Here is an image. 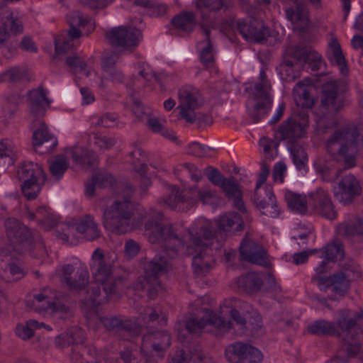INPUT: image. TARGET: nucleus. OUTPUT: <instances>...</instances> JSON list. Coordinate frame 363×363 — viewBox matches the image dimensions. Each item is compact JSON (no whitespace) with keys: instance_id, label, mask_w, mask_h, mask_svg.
I'll return each instance as SVG.
<instances>
[{"instance_id":"nucleus-3","label":"nucleus","mask_w":363,"mask_h":363,"mask_svg":"<svg viewBox=\"0 0 363 363\" xmlns=\"http://www.w3.org/2000/svg\"><path fill=\"white\" fill-rule=\"evenodd\" d=\"M217 199L216 191L208 189L201 190L197 186L180 190L171 186V193L160 200L161 206L176 211L186 212L191 209L199 200L203 204L213 203Z\"/></svg>"},{"instance_id":"nucleus-10","label":"nucleus","mask_w":363,"mask_h":363,"mask_svg":"<svg viewBox=\"0 0 363 363\" xmlns=\"http://www.w3.org/2000/svg\"><path fill=\"white\" fill-rule=\"evenodd\" d=\"M179 114L187 123H192L195 118V111L203 104L200 91L194 87L186 86L179 90Z\"/></svg>"},{"instance_id":"nucleus-11","label":"nucleus","mask_w":363,"mask_h":363,"mask_svg":"<svg viewBox=\"0 0 363 363\" xmlns=\"http://www.w3.org/2000/svg\"><path fill=\"white\" fill-rule=\"evenodd\" d=\"M271 90V84H255L252 94L255 102L252 107L249 108V114L255 123L258 122L271 109L272 104Z\"/></svg>"},{"instance_id":"nucleus-52","label":"nucleus","mask_w":363,"mask_h":363,"mask_svg":"<svg viewBox=\"0 0 363 363\" xmlns=\"http://www.w3.org/2000/svg\"><path fill=\"white\" fill-rule=\"evenodd\" d=\"M2 81L8 82H18L25 77V72L19 67H12L1 74Z\"/></svg>"},{"instance_id":"nucleus-1","label":"nucleus","mask_w":363,"mask_h":363,"mask_svg":"<svg viewBox=\"0 0 363 363\" xmlns=\"http://www.w3.org/2000/svg\"><path fill=\"white\" fill-rule=\"evenodd\" d=\"M308 331L317 335H336L342 339L341 352H346L347 356H354L360 349V328L357 326V321L351 318V311L343 308L338 311L336 322L318 320L308 326ZM340 357V354H338Z\"/></svg>"},{"instance_id":"nucleus-8","label":"nucleus","mask_w":363,"mask_h":363,"mask_svg":"<svg viewBox=\"0 0 363 363\" xmlns=\"http://www.w3.org/2000/svg\"><path fill=\"white\" fill-rule=\"evenodd\" d=\"M4 227L8 240L18 251L22 250L23 247L30 246L40 238L37 231L30 230L13 218L6 219Z\"/></svg>"},{"instance_id":"nucleus-56","label":"nucleus","mask_w":363,"mask_h":363,"mask_svg":"<svg viewBox=\"0 0 363 363\" xmlns=\"http://www.w3.org/2000/svg\"><path fill=\"white\" fill-rule=\"evenodd\" d=\"M206 174L208 180L213 184L219 186L220 188H221L228 179L224 177L220 171L212 167H209L206 169Z\"/></svg>"},{"instance_id":"nucleus-40","label":"nucleus","mask_w":363,"mask_h":363,"mask_svg":"<svg viewBox=\"0 0 363 363\" xmlns=\"http://www.w3.org/2000/svg\"><path fill=\"white\" fill-rule=\"evenodd\" d=\"M338 233L348 239L354 236H363V218L357 219L354 223H343L337 228Z\"/></svg>"},{"instance_id":"nucleus-37","label":"nucleus","mask_w":363,"mask_h":363,"mask_svg":"<svg viewBox=\"0 0 363 363\" xmlns=\"http://www.w3.org/2000/svg\"><path fill=\"white\" fill-rule=\"evenodd\" d=\"M48 293V289H43L40 294L34 295L33 300L26 301L27 306H30L38 313L52 310L54 300Z\"/></svg>"},{"instance_id":"nucleus-44","label":"nucleus","mask_w":363,"mask_h":363,"mask_svg":"<svg viewBox=\"0 0 363 363\" xmlns=\"http://www.w3.org/2000/svg\"><path fill=\"white\" fill-rule=\"evenodd\" d=\"M50 141H52L51 146L57 145V140L48 132L47 125L45 123H40V127L33 132V145L34 147L40 146Z\"/></svg>"},{"instance_id":"nucleus-4","label":"nucleus","mask_w":363,"mask_h":363,"mask_svg":"<svg viewBox=\"0 0 363 363\" xmlns=\"http://www.w3.org/2000/svg\"><path fill=\"white\" fill-rule=\"evenodd\" d=\"M150 218L146 221L145 228L150 231V242H161L166 253L173 258L177 251L184 245V241L175 231L172 225H164L160 223L163 214L155 210H152Z\"/></svg>"},{"instance_id":"nucleus-50","label":"nucleus","mask_w":363,"mask_h":363,"mask_svg":"<svg viewBox=\"0 0 363 363\" xmlns=\"http://www.w3.org/2000/svg\"><path fill=\"white\" fill-rule=\"evenodd\" d=\"M192 267L194 272L197 274H202L207 272L210 269V264L206 260L205 254L201 250L192 259Z\"/></svg>"},{"instance_id":"nucleus-35","label":"nucleus","mask_w":363,"mask_h":363,"mask_svg":"<svg viewBox=\"0 0 363 363\" xmlns=\"http://www.w3.org/2000/svg\"><path fill=\"white\" fill-rule=\"evenodd\" d=\"M330 50L327 53V57L332 64L339 67L342 74L347 72V67L345 56L337 39L333 40L330 44Z\"/></svg>"},{"instance_id":"nucleus-15","label":"nucleus","mask_w":363,"mask_h":363,"mask_svg":"<svg viewBox=\"0 0 363 363\" xmlns=\"http://www.w3.org/2000/svg\"><path fill=\"white\" fill-rule=\"evenodd\" d=\"M241 259L262 267H267L269 259L264 248L255 240L249 238L248 233L245 234L240 247Z\"/></svg>"},{"instance_id":"nucleus-62","label":"nucleus","mask_w":363,"mask_h":363,"mask_svg":"<svg viewBox=\"0 0 363 363\" xmlns=\"http://www.w3.org/2000/svg\"><path fill=\"white\" fill-rule=\"evenodd\" d=\"M118 116L114 113H106L98 118L96 125L111 128L115 125Z\"/></svg>"},{"instance_id":"nucleus-41","label":"nucleus","mask_w":363,"mask_h":363,"mask_svg":"<svg viewBox=\"0 0 363 363\" xmlns=\"http://www.w3.org/2000/svg\"><path fill=\"white\" fill-rule=\"evenodd\" d=\"M68 23L70 28L67 30V35L72 40L82 36V31L79 29V27L84 26L86 24V20L81 15L79 11H74L69 16Z\"/></svg>"},{"instance_id":"nucleus-29","label":"nucleus","mask_w":363,"mask_h":363,"mask_svg":"<svg viewBox=\"0 0 363 363\" xmlns=\"http://www.w3.org/2000/svg\"><path fill=\"white\" fill-rule=\"evenodd\" d=\"M264 284V274L256 272H249L241 276L238 279L239 289L249 294L259 291Z\"/></svg>"},{"instance_id":"nucleus-24","label":"nucleus","mask_w":363,"mask_h":363,"mask_svg":"<svg viewBox=\"0 0 363 363\" xmlns=\"http://www.w3.org/2000/svg\"><path fill=\"white\" fill-rule=\"evenodd\" d=\"M317 252L320 254V257L324 256V259L315 269L318 274L326 272L325 266L327 262L341 259L345 256L344 245L342 242L338 240H335L331 244H328L324 249L318 250Z\"/></svg>"},{"instance_id":"nucleus-49","label":"nucleus","mask_w":363,"mask_h":363,"mask_svg":"<svg viewBox=\"0 0 363 363\" xmlns=\"http://www.w3.org/2000/svg\"><path fill=\"white\" fill-rule=\"evenodd\" d=\"M147 125L149 129L155 133H160L162 135L171 140H175L177 139L174 133L167 129L157 118L149 117L147 121Z\"/></svg>"},{"instance_id":"nucleus-43","label":"nucleus","mask_w":363,"mask_h":363,"mask_svg":"<svg viewBox=\"0 0 363 363\" xmlns=\"http://www.w3.org/2000/svg\"><path fill=\"white\" fill-rule=\"evenodd\" d=\"M74 162L82 166L91 167L95 160V153L93 151L82 147H76L71 151Z\"/></svg>"},{"instance_id":"nucleus-33","label":"nucleus","mask_w":363,"mask_h":363,"mask_svg":"<svg viewBox=\"0 0 363 363\" xmlns=\"http://www.w3.org/2000/svg\"><path fill=\"white\" fill-rule=\"evenodd\" d=\"M231 4L228 0H196V7L200 11L203 21H206L209 16L204 11L205 9L209 11L216 12L223 9L226 11L230 9Z\"/></svg>"},{"instance_id":"nucleus-21","label":"nucleus","mask_w":363,"mask_h":363,"mask_svg":"<svg viewBox=\"0 0 363 363\" xmlns=\"http://www.w3.org/2000/svg\"><path fill=\"white\" fill-rule=\"evenodd\" d=\"M93 264L91 269L96 282L103 283L111 274V264L110 257L104 255L102 250L96 248L92 255Z\"/></svg>"},{"instance_id":"nucleus-39","label":"nucleus","mask_w":363,"mask_h":363,"mask_svg":"<svg viewBox=\"0 0 363 363\" xmlns=\"http://www.w3.org/2000/svg\"><path fill=\"white\" fill-rule=\"evenodd\" d=\"M249 346L240 342L230 345L225 350L228 360L232 363H242Z\"/></svg>"},{"instance_id":"nucleus-12","label":"nucleus","mask_w":363,"mask_h":363,"mask_svg":"<svg viewBox=\"0 0 363 363\" xmlns=\"http://www.w3.org/2000/svg\"><path fill=\"white\" fill-rule=\"evenodd\" d=\"M100 320L106 330L124 340L137 337L140 333V326L130 319L110 316L101 318Z\"/></svg>"},{"instance_id":"nucleus-36","label":"nucleus","mask_w":363,"mask_h":363,"mask_svg":"<svg viewBox=\"0 0 363 363\" xmlns=\"http://www.w3.org/2000/svg\"><path fill=\"white\" fill-rule=\"evenodd\" d=\"M171 23L178 30L192 32L196 25V15L192 12H182L174 16Z\"/></svg>"},{"instance_id":"nucleus-14","label":"nucleus","mask_w":363,"mask_h":363,"mask_svg":"<svg viewBox=\"0 0 363 363\" xmlns=\"http://www.w3.org/2000/svg\"><path fill=\"white\" fill-rule=\"evenodd\" d=\"M236 28L244 38L254 43H263L270 35L269 30L263 21L256 18L239 19Z\"/></svg>"},{"instance_id":"nucleus-26","label":"nucleus","mask_w":363,"mask_h":363,"mask_svg":"<svg viewBox=\"0 0 363 363\" xmlns=\"http://www.w3.org/2000/svg\"><path fill=\"white\" fill-rule=\"evenodd\" d=\"M28 101L30 113L34 118L43 116L50 104L45 90L41 88L30 91L28 93Z\"/></svg>"},{"instance_id":"nucleus-48","label":"nucleus","mask_w":363,"mask_h":363,"mask_svg":"<svg viewBox=\"0 0 363 363\" xmlns=\"http://www.w3.org/2000/svg\"><path fill=\"white\" fill-rule=\"evenodd\" d=\"M88 138L89 141L93 143L100 150H110L116 144L114 138L108 137L99 133H90Z\"/></svg>"},{"instance_id":"nucleus-13","label":"nucleus","mask_w":363,"mask_h":363,"mask_svg":"<svg viewBox=\"0 0 363 363\" xmlns=\"http://www.w3.org/2000/svg\"><path fill=\"white\" fill-rule=\"evenodd\" d=\"M214 326L220 332L224 333L231 328V322L225 320L213 311L206 309L205 317L198 319L196 318H189L185 324V328L191 334H198L207 325Z\"/></svg>"},{"instance_id":"nucleus-27","label":"nucleus","mask_w":363,"mask_h":363,"mask_svg":"<svg viewBox=\"0 0 363 363\" xmlns=\"http://www.w3.org/2000/svg\"><path fill=\"white\" fill-rule=\"evenodd\" d=\"M216 223L220 232H238L244 228V221L241 216L236 212H228L220 216L216 220Z\"/></svg>"},{"instance_id":"nucleus-16","label":"nucleus","mask_w":363,"mask_h":363,"mask_svg":"<svg viewBox=\"0 0 363 363\" xmlns=\"http://www.w3.org/2000/svg\"><path fill=\"white\" fill-rule=\"evenodd\" d=\"M308 206L318 215L328 220L337 217V211L329 194L322 188L311 192L308 195Z\"/></svg>"},{"instance_id":"nucleus-51","label":"nucleus","mask_w":363,"mask_h":363,"mask_svg":"<svg viewBox=\"0 0 363 363\" xmlns=\"http://www.w3.org/2000/svg\"><path fill=\"white\" fill-rule=\"evenodd\" d=\"M67 336V344L82 345L85 338V332L80 328H72L65 333Z\"/></svg>"},{"instance_id":"nucleus-2","label":"nucleus","mask_w":363,"mask_h":363,"mask_svg":"<svg viewBox=\"0 0 363 363\" xmlns=\"http://www.w3.org/2000/svg\"><path fill=\"white\" fill-rule=\"evenodd\" d=\"M327 152L335 161L342 163L345 168L357 165V158L363 149V127L353 124L345 125L335 130L328 138Z\"/></svg>"},{"instance_id":"nucleus-59","label":"nucleus","mask_w":363,"mask_h":363,"mask_svg":"<svg viewBox=\"0 0 363 363\" xmlns=\"http://www.w3.org/2000/svg\"><path fill=\"white\" fill-rule=\"evenodd\" d=\"M263 356L257 348L250 345L242 363H261Z\"/></svg>"},{"instance_id":"nucleus-58","label":"nucleus","mask_w":363,"mask_h":363,"mask_svg":"<svg viewBox=\"0 0 363 363\" xmlns=\"http://www.w3.org/2000/svg\"><path fill=\"white\" fill-rule=\"evenodd\" d=\"M226 307L229 308L230 310L235 309L237 311L244 313L245 311L249 312L251 306L244 301H242L237 298H231L228 301H225Z\"/></svg>"},{"instance_id":"nucleus-5","label":"nucleus","mask_w":363,"mask_h":363,"mask_svg":"<svg viewBox=\"0 0 363 363\" xmlns=\"http://www.w3.org/2000/svg\"><path fill=\"white\" fill-rule=\"evenodd\" d=\"M133 215L134 206L129 199L117 200L104 210L102 224L107 230L113 233L125 234L133 228Z\"/></svg>"},{"instance_id":"nucleus-46","label":"nucleus","mask_w":363,"mask_h":363,"mask_svg":"<svg viewBox=\"0 0 363 363\" xmlns=\"http://www.w3.org/2000/svg\"><path fill=\"white\" fill-rule=\"evenodd\" d=\"M69 163L64 155H57L55 159L50 162L49 169L52 177L57 180L60 179L66 170L68 169Z\"/></svg>"},{"instance_id":"nucleus-63","label":"nucleus","mask_w":363,"mask_h":363,"mask_svg":"<svg viewBox=\"0 0 363 363\" xmlns=\"http://www.w3.org/2000/svg\"><path fill=\"white\" fill-rule=\"evenodd\" d=\"M89 296V300L94 305H100L104 302V298H100L101 286L96 284L91 286L87 291Z\"/></svg>"},{"instance_id":"nucleus-53","label":"nucleus","mask_w":363,"mask_h":363,"mask_svg":"<svg viewBox=\"0 0 363 363\" xmlns=\"http://www.w3.org/2000/svg\"><path fill=\"white\" fill-rule=\"evenodd\" d=\"M73 46L70 40H67L66 37L61 35L55 38V50L57 55L65 54Z\"/></svg>"},{"instance_id":"nucleus-54","label":"nucleus","mask_w":363,"mask_h":363,"mask_svg":"<svg viewBox=\"0 0 363 363\" xmlns=\"http://www.w3.org/2000/svg\"><path fill=\"white\" fill-rule=\"evenodd\" d=\"M99 188L112 186L115 183L113 177L106 172H99L93 176Z\"/></svg>"},{"instance_id":"nucleus-17","label":"nucleus","mask_w":363,"mask_h":363,"mask_svg":"<svg viewBox=\"0 0 363 363\" xmlns=\"http://www.w3.org/2000/svg\"><path fill=\"white\" fill-rule=\"evenodd\" d=\"M252 200L263 215L277 218L280 213L279 208L271 188L261 189L256 186Z\"/></svg>"},{"instance_id":"nucleus-47","label":"nucleus","mask_w":363,"mask_h":363,"mask_svg":"<svg viewBox=\"0 0 363 363\" xmlns=\"http://www.w3.org/2000/svg\"><path fill=\"white\" fill-rule=\"evenodd\" d=\"M16 150L13 144L9 140L0 141V160L4 163L13 164L16 160Z\"/></svg>"},{"instance_id":"nucleus-7","label":"nucleus","mask_w":363,"mask_h":363,"mask_svg":"<svg viewBox=\"0 0 363 363\" xmlns=\"http://www.w3.org/2000/svg\"><path fill=\"white\" fill-rule=\"evenodd\" d=\"M171 345L170 334L166 330L148 331L143 335L140 351L146 362H156Z\"/></svg>"},{"instance_id":"nucleus-45","label":"nucleus","mask_w":363,"mask_h":363,"mask_svg":"<svg viewBox=\"0 0 363 363\" xmlns=\"http://www.w3.org/2000/svg\"><path fill=\"white\" fill-rule=\"evenodd\" d=\"M45 181V178H42V179H35L31 182H23L21 184L23 196L28 200L35 199L40 193Z\"/></svg>"},{"instance_id":"nucleus-18","label":"nucleus","mask_w":363,"mask_h":363,"mask_svg":"<svg viewBox=\"0 0 363 363\" xmlns=\"http://www.w3.org/2000/svg\"><path fill=\"white\" fill-rule=\"evenodd\" d=\"M311 281L315 284L320 291H325L329 287H333V291L341 296H345L350 286V281L345 273L338 272L329 277L315 276Z\"/></svg>"},{"instance_id":"nucleus-23","label":"nucleus","mask_w":363,"mask_h":363,"mask_svg":"<svg viewBox=\"0 0 363 363\" xmlns=\"http://www.w3.org/2000/svg\"><path fill=\"white\" fill-rule=\"evenodd\" d=\"M169 269V263L166 257L156 255L144 265L145 278L147 282L156 281L160 287L159 277Z\"/></svg>"},{"instance_id":"nucleus-34","label":"nucleus","mask_w":363,"mask_h":363,"mask_svg":"<svg viewBox=\"0 0 363 363\" xmlns=\"http://www.w3.org/2000/svg\"><path fill=\"white\" fill-rule=\"evenodd\" d=\"M287 206L292 211L303 215L308 212V199L303 194L287 191L284 194Z\"/></svg>"},{"instance_id":"nucleus-38","label":"nucleus","mask_w":363,"mask_h":363,"mask_svg":"<svg viewBox=\"0 0 363 363\" xmlns=\"http://www.w3.org/2000/svg\"><path fill=\"white\" fill-rule=\"evenodd\" d=\"M216 232L211 228H201L199 232L194 233L189 231V235L192 244L196 247H207L210 241L215 237Z\"/></svg>"},{"instance_id":"nucleus-57","label":"nucleus","mask_w":363,"mask_h":363,"mask_svg":"<svg viewBox=\"0 0 363 363\" xmlns=\"http://www.w3.org/2000/svg\"><path fill=\"white\" fill-rule=\"evenodd\" d=\"M121 282L122 279L118 278L111 281H108L107 280L103 283H100L106 295V301H108L109 299L112 298L115 294H116L118 291V283Z\"/></svg>"},{"instance_id":"nucleus-60","label":"nucleus","mask_w":363,"mask_h":363,"mask_svg":"<svg viewBox=\"0 0 363 363\" xmlns=\"http://www.w3.org/2000/svg\"><path fill=\"white\" fill-rule=\"evenodd\" d=\"M211 148L198 142H194L189 146V153L199 157H205Z\"/></svg>"},{"instance_id":"nucleus-6","label":"nucleus","mask_w":363,"mask_h":363,"mask_svg":"<svg viewBox=\"0 0 363 363\" xmlns=\"http://www.w3.org/2000/svg\"><path fill=\"white\" fill-rule=\"evenodd\" d=\"M345 106L344 96L340 94L336 86H325L320 100V116L317 123L320 130L326 132L337 123L336 116Z\"/></svg>"},{"instance_id":"nucleus-25","label":"nucleus","mask_w":363,"mask_h":363,"mask_svg":"<svg viewBox=\"0 0 363 363\" xmlns=\"http://www.w3.org/2000/svg\"><path fill=\"white\" fill-rule=\"evenodd\" d=\"M279 133L281 140H287L289 145H291L296 143V139L303 138L306 130L297 119L289 118L279 126Z\"/></svg>"},{"instance_id":"nucleus-55","label":"nucleus","mask_w":363,"mask_h":363,"mask_svg":"<svg viewBox=\"0 0 363 363\" xmlns=\"http://www.w3.org/2000/svg\"><path fill=\"white\" fill-rule=\"evenodd\" d=\"M200 60L202 65L206 67H213L215 61L211 43L206 44L200 52Z\"/></svg>"},{"instance_id":"nucleus-32","label":"nucleus","mask_w":363,"mask_h":363,"mask_svg":"<svg viewBox=\"0 0 363 363\" xmlns=\"http://www.w3.org/2000/svg\"><path fill=\"white\" fill-rule=\"evenodd\" d=\"M17 176L19 180L23 182L42 179L45 178V173L38 163L25 162L18 167Z\"/></svg>"},{"instance_id":"nucleus-64","label":"nucleus","mask_w":363,"mask_h":363,"mask_svg":"<svg viewBox=\"0 0 363 363\" xmlns=\"http://www.w3.org/2000/svg\"><path fill=\"white\" fill-rule=\"evenodd\" d=\"M118 59V55L116 52H106L102 57V65L104 70L114 67L116 62Z\"/></svg>"},{"instance_id":"nucleus-19","label":"nucleus","mask_w":363,"mask_h":363,"mask_svg":"<svg viewBox=\"0 0 363 363\" xmlns=\"http://www.w3.org/2000/svg\"><path fill=\"white\" fill-rule=\"evenodd\" d=\"M361 186L359 181L352 174L345 176L335 187V197L344 204H350L353 199L361 193Z\"/></svg>"},{"instance_id":"nucleus-28","label":"nucleus","mask_w":363,"mask_h":363,"mask_svg":"<svg viewBox=\"0 0 363 363\" xmlns=\"http://www.w3.org/2000/svg\"><path fill=\"white\" fill-rule=\"evenodd\" d=\"M220 189L225 192L228 199L233 201V205L235 208L241 212H246L242 201V193L234 177L228 178Z\"/></svg>"},{"instance_id":"nucleus-61","label":"nucleus","mask_w":363,"mask_h":363,"mask_svg":"<svg viewBox=\"0 0 363 363\" xmlns=\"http://www.w3.org/2000/svg\"><path fill=\"white\" fill-rule=\"evenodd\" d=\"M191 358L196 363H216L211 355L197 349L191 351Z\"/></svg>"},{"instance_id":"nucleus-31","label":"nucleus","mask_w":363,"mask_h":363,"mask_svg":"<svg viewBox=\"0 0 363 363\" xmlns=\"http://www.w3.org/2000/svg\"><path fill=\"white\" fill-rule=\"evenodd\" d=\"M291 56L298 61H303L306 63H313V68L318 69L322 63L321 56L311 48L298 45L291 48Z\"/></svg>"},{"instance_id":"nucleus-22","label":"nucleus","mask_w":363,"mask_h":363,"mask_svg":"<svg viewBox=\"0 0 363 363\" xmlns=\"http://www.w3.org/2000/svg\"><path fill=\"white\" fill-rule=\"evenodd\" d=\"M286 18L292 23H300L299 30L304 32L308 25V10L304 3L300 0H290L285 8Z\"/></svg>"},{"instance_id":"nucleus-20","label":"nucleus","mask_w":363,"mask_h":363,"mask_svg":"<svg viewBox=\"0 0 363 363\" xmlns=\"http://www.w3.org/2000/svg\"><path fill=\"white\" fill-rule=\"evenodd\" d=\"M89 277V272L85 267H78L75 271L73 265L65 264L62 268L60 280L69 289L81 290L88 284Z\"/></svg>"},{"instance_id":"nucleus-30","label":"nucleus","mask_w":363,"mask_h":363,"mask_svg":"<svg viewBox=\"0 0 363 363\" xmlns=\"http://www.w3.org/2000/svg\"><path fill=\"white\" fill-rule=\"evenodd\" d=\"M311 80L306 79L298 82L293 89V96L296 105L302 108H311L314 104L313 99L311 96L308 85Z\"/></svg>"},{"instance_id":"nucleus-9","label":"nucleus","mask_w":363,"mask_h":363,"mask_svg":"<svg viewBox=\"0 0 363 363\" xmlns=\"http://www.w3.org/2000/svg\"><path fill=\"white\" fill-rule=\"evenodd\" d=\"M143 35L141 31L135 27L118 26L112 28L106 33L108 43L121 50L132 51L139 44Z\"/></svg>"},{"instance_id":"nucleus-42","label":"nucleus","mask_w":363,"mask_h":363,"mask_svg":"<svg viewBox=\"0 0 363 363\" xmlns=\"http://www.w3.org/2000/svg\"><path fill=\"white\" fill-rule=\"evenodd\" d=\"M288 150L292 155L294 164L298 170L305 169L308 162V155L298 143L288 145Z\"/></svg>"}]
</instances>
